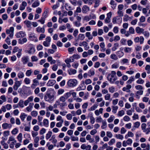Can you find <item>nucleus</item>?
<instances>
[{"instance_id": "29", "label": "nucleus", "mask_w": 150, "mask_h": 150, "mask_svg": "<svg viewBox=\"0 0 150 150\" xmlns=\"http://www.w3.org/2000/svg\"><path fill=\"white\" fill-rule=\"evenodd\" d=\"M100 46L101 48H102V50H101V51L104 52L105 51V49L104 48L105 47V45L103 42L101 43L100 45Z\"/></svg>"}, {"instance_id": "26", "label": "nucleus", "mask_w": 150, "mask_h": 150, "mask_svg": "<svg viewBox=\"0 0 150 150\" xmlns=\"http://www.w3.org/2000/svg\"><path fill=\"white\" fill-rule=\"evenodd\" d=\"M43 124L45 127H47L49 126L48 120L47 119H44L43 121Z\"/></svg>"}, {"instance_id": "39", "label": "nucleus", "mask_w": 150, "mask_h": 150, "mask_svg": "<svg viewBox=\"0 0 150 150\" xmlns=\"http://www.w3.org/2000/svg\"><path fill=\"white\" fill-rule=\"evenodd\" d=\"M115 118L113 115H111L110 117L108 120V122H111L113 121Z\"/></svg>"}, {"instance_id": "32", "label": "nucleus", "mask_w": 150, "mask_h": 150, "mask_svg": "<svg viewBox=\"0 0 150 150\" xmlns=\"http://www.w3.org/2000/svg\"><path fill=\"white\" fill-rule=\"evenodd\" d=\"M66 100V99L63 96H61L59 99L60 101L64 103H66L65 102Z\"/></svg>"}, {"instance_id": "19", "label": "nucleus", "mask_w": 150, "mask_h": 150, "mask_svg": "<svg viewBox=\"0 0 150 150\" xmlns=\"http://www.w3.org/2000/svg\"><path fill=\"white\" fill-rule=\"evenodd\" d=\"M83 46L85 48V50H88L89 48V47H88V43L86 41H84L82 42Z\"/></svg>"}, {"instance_id": "60", "label": "nucleus", "mask_w": 150, "mask_h": 150, "mask_svg": "<svg viewBox=\"0 0 150 150\" xmlns=\"http://www.w3.org/2000/svg\"><path fill=\"white\" fill-rule=\"evenodd\" d=\"M110 94L109 93H107L105 96V99L106 100H109L110 99Z\"/></svg>"}, {"instance_id": "33", "label": "nucleus", "mask_w": 150, "mask_h": 150, "mask_svg": "<svg viewBox=\"0 0 150 150\" xmlns=\"http://www.w3.org/2000/svg\"><path fill=\"white\" fill-rule=\"evenodd\" d=\"M144 35V36L146 38H148L149 36V33L147 31H144L142 33Z\"/></svg>"}, {"instance_id": "13", "label": "nucleus", "mask_w": 150, "mask_h": 150, "mask_svg": "<svg viewBox=\"0 0 150 150\" xmlns=\"http://www.w3.org/2000/svg\"><path fill=\"white\" fill-rule=\"evenodd\" d=\"M36 31L38 33H43L45 32V29L44 27L41 28L39 26L36 28Z\"/></svg>"}, {"instance_id": "41", "label": "nucleus", "mask_w": 150, "mask_h": 150, "mask_svg": "<svg viewBox=\"0 0 150 150\" xmlns=\"http://www.w3.org/2000/svg\"><path fill=\"white\" fill-rule=\"evenodd\" d=\"M132 49L131 48L129 47H125L124 49V51L125 52L129 53L130 52L131 50Z\"/></svg>"}, {"instance_id": "34", "label": "nucleus", "mask_w": 150, "mask_h": 150, "mask_svg": "<svg viewBox=\"0 0 150 150\" xmlns=\"http://www.w3.org/2000/svg\"><path fill=\"white\" fill-rule=\"evenodd\" d=\"M110 57L112 59H114V60H117L118 59V57L117 56L116 54H112L111 55Z\"/></svg>"}, {"instance_id": "38", "label": "nucleus", "mask_w": 150, "mask_h": 150, "mask_svg": "<svg viewBox=\"0 0 150 150\" xmlns=\"http://www.w3.org/2000/svg\"><path fill=\"white\" fill-rule=\"evenodd\" d=\"M140 123L139 122H136L134 123L133 127L138 128L140 125Z\"/></svg>"}, {"instance_id": "15", "label": "nucleus", "mask_w": 150, "mask_h": 150, "mask_svg": "<svg viewBox=\"0 0 150 150\" xmlns=\"http://www.w3.org/2000/svg\"><path fill=\"white\" fill-rule=\"evenodd\" d=\"M55 83V81L54 80H49L47 83V85L48 86H52Z\"/></svg>"}, {"instance_id": "5", "label": "nucleus", "mask_w": 150, "mask_h": 150, "mask_svg": "<svg viewBox=\"0 0 150 150\" xmlns=\"http://www.w3.org/2000/svg\"><path fill=\"white\" fill-rule=\"evenodd\" d=\"M21 83V81H16L14 82V84L13 86V89L15 91L17 90L20 86Z\"/></svg>"}, {"instance_id": "56", "label": "nucleus", "mask_w": 150, "mask_h": 150, "mask_svg": "<svg viewBox=\"0 0 150 150\" xmlns=\"http://www.w3.org/2000/svg\"><path fill=\"white\" fill-rule=\"evenodd\" d=\"M65 9L67 11L69 10L71 8V6H69L67 3L65 4Z\"/></svg>"}, {"instance_id": "64", "label": "nucleus", "mask_w": 150, "mask_h": 150, "mask_svg": "<svg viewBox=\"0 0 150 150\" xmlns=\"http://www.w3.org/2000/svg\"><path fill=\"white\" fill-rule=\"evenodd\" d=\"M46 35L44 34H41L40 35V36L39 37V40H41L45 38Z\"/></svg>"}, {"instance_id": "23", "label": "nucleus", "mask_w": 150, "mask_h": 150, "mask_svg": "<svg viewBox=\"0 0 150 150\" xmlns=\"http://www.w3.org/2000/svg\"><path fill=\"white\" fill-rule=\"evenodd\" d=\"M74 61V59L72 57H70L69 59H66L65 62L66 64H68L71 62H73Z\"/></svg>"}, {"instance_id": "20", "label": "nucleus", "mask_w": 150, "mask_h": 150, "mask_svg": "<svg viewBox=\"0 0 150 150\" xmlns=\"http://www.w3.org/2000/svg\"><path fill=\"white\" fill-rule=\"evenodd\" d=\"M85 38L84 34H80L78 36L77 40H83Z\"/></svg>"}, {"instance_id": "22", "label": "nucleus", "mask_w": 150, "mask_h": 150, "mask_svg": "<svg viewBox=\"0 0 150 150\" xmlns=\"http://www.w3.org/2000/svg\"><path fill=\"white\" fill-rule=\"evenodd\" d=\"M86 36L88 38L89 40L92 39L93 37L91 35V33L89 32H87L86 33Z\"/></svg>"}, {"instance_id": "42", "label": "nucleus", "mask_w": 150, "mask_h": 150, "mask_svg": "<svg viewBox=\"0 0 150 150\" xmlns=\"http://www.w3.org/2000/svg\"><path fill=\"white\" fill-rule=\"evenodd\" d=\"M18 132V130L17 128H14L11 131L12 134L13 135H16Z\"/></svg>"}, {"instance_id": "59", "label": "nucleus", "mask_w": 150, "mask_h": 150, "mask_svg": "<svg viewBox=\"0 0 150 150\" xmlns=\"http://www.w3.org/2000/svg\"><path fill=\"white\" fill-rule=\"evenodd\" d=\"M31 114L33 116L36 117L38 115V112L36 111H33L31 112Z\"/></svg>"}, {"instance_id": "58", "label": "nucleus", "mask_w": 150, "mask_h": 150, "mask_svg": "<svg viewBox=\"0 0 150 150\" xmlns=\"http://www.w3.org/2000/svg\"><path fill=\"white\" fill-rule=\"evenodd\" d=\"M128 31L131 34H134V30L132 27H130Z\"/></svg>"}, {"instance_id": "2", "label": "nucleus", "mask_w": 150, "mask_h": 150, "mask_svg": "<svg viewBox=\"0 0 150 150\" xmlns=\"http://www.w3.org/2000/svg\"><path fill=\"white\" fill-rule=\"evenodd\" d=\"M77 81L75 79H71L69 80L67 82V84L69 86L74 87L77 85Z\"/></svg>"}, {"instance_id": "3", "label": "nucleus", "mask_w": 150, "mask_h": 150, "mask_svg": "<svg viewBox=\"0 0 150 150\" xmlns=\"http://www.w3.org/2000/svg\"><path fill=\"white\" fill-rule=\"evenodd\" d=\"M14 28L13 27H11L9 29H7L6 32L7 34H9V37L12 38L13 35Z\"/></svg>"}, {"instance_id": "4", "label": "nucleus", "mask_w": 150, "mask_h": 150, "mask_svg": "<svg viewBox=\"0 0 150 150\" xmlns=\"http://www.w3.org/2000/svg\"><path fill=\"white\" fill-rule=\"evenodd\" d=\"M107 79L108 81L111 83H113L117 80V78L116 76L108 75L107 76Z\"/></svg>"}, {"instance_id": "48", "label": "nucleus", "mask_w": 150, "mask_h": 150, "mask_svg": "<svg viewBox=\"0 0 150 150\" xmlns=\"http://www.w3.org/2000/svg\"><path fill=\"white\" fill-rule=\"evenodd\" d=\"M74 25L76 27H79L81 26V23L80 22L78 21H75L73 22Z\"/></svg>"}, {"instance_id": "54", "label": "nucleus", "mask_w": 150, "mask_h": 150, "mask_svg": "<svg viewBox=\"0 0 150 150\" xmlns=\"http://www.w3.org/2000/svg\"><path fill=\"white\" fill-rule=\"evenodd\" d=\"M27 41V40L26 38H24L22 39V40H19L18 42L20 44H23V43L25 42H26Z\"/></svg>"}, {"instance_id": "49", "label": "nucleus", "mask_w": 150, "mask_h": 150, "mask_svg": "<svg viewBox=\"0 0 150 150\" xmlns=\"http://www.w3.org/2000/svg\"><path fill=\"white\" fill-rule=\"evenodd\" d=\"M142 122H146L147 121V120L145 116L143 115L140 118Z\"/></svg>"}, {"instance_id": "11", "label": "nucleus", "mask_w": 150, "mask_h": 150, "mask_svg": "<svg viewBox=\"0 0 150 150\" xmlns=\"http://www.w3.org/2000/svg\"><path fill=\"white\" fill-rule=\"evenodd\" d=\"M50 141H51L52 143L54 144V146H56L55 144L57 142V140L55 139V135H53L51 138L49 140Z\"/></svg>"}, {"instance_id": "24", "label": "nucleus", "mask_w": 150, "mask_h": 150, "mask_svg": "<svg viewBox=\"0 0 150 150\" xmlns=\"http://www.w3.org/2000/svg\"><path fill=\"white\" fill-rule=\"evenodd\" d=\"M16 142V140L14 138L12 137L11 136L9 138V139L8 141V143L9 144L10 142Z\"/></svg>"}, {"instance_id": "57", "label": "nucleus", "mask_w": 150, "mask_h": 150, "mask_svg": "<svg viewBox=\"0 0 150 150\" xmlns=\"http://www.w3.org/2000/svg\"><path fill=\"white\" fill-rule=\"evenodd\" d=\"M18 105L21 108L23 107H24L23 101L22 100H20L18 103Z\"/></svg>"}, {"instance_id": "10", "label": "nucleus", "mask_w": 150, "mask_h": 150, "mask_svg": "<svg viewBox=\"0 0 150 150\" xmlns=\"http://www.w3.org/2000/svg\"><path fill=\"white\" fill-rule=\"evenodd\" d=\"M89 10V7L86 5L83 6L82 8V12L83 13H86Z\"/></svg>"}, {"instance_id": "6", "label": "nucleus", "mask_w": 150, "mask_h": 150, "mask_svg": "<svg viewBox=\"0 0 150 150\" xmlns=\"http://www.w3.org/2000/svg\"><path fill=\"white\" fill-rule=\"evenodd\" d=\"M51 41V38L50 37H47L45 39V41L43 42V45L45 47H48L50 45Z\"/></svg>"}, {"instance_id": "61", "label": "nucleus", "mask_w": 150, "mask_h": 150, "mask_svg": "<svg viewBox=\"0 0 150 150\" xmlns=\"http://www.w3.org/2000/svg\"><path fill=\"white\" fill-rule=\"evenodd\" d=\"M107 136L110 138H111L112 136V134L110 132L108 131L106 132Z\"/></svg>"}, {"instance_id": "25", "label": "nucleus", "mask_w": 150, "mask_h": 150, "mask_svg": "<svg viewBox=\"0 0 150 150\" xmlns=\"http://www.w3.org/2000/svg\"><path fill=\"white\" fill-rule=\"evenodd\" d=\"M40 3L38 0L36 1L32 4V6L33 8L39 6Z\"/></svg>"}, {"instance_id": "43", "label": "nucleus", "mask_w": 150, "mask_h": 150, "mask_svg": "<svg viewBox=\"0 0 150 150\" xmlns=\"http://www.w3.org/2000/svg\"><path fill=\"white\" fill-rule=\"evenodd\" d=\"M134 81V79L133 77H131L130 78L129 80H128L127 82V84H130L132 83V82Z\"/></svg>"}, {"instance_id": "9", "label": "nucleus", "mask_w": 150, "mask_h": 150, "mask_svg": "<svg viewBox=\"0 0 150 150\" xmlns=\"http://www.w3.org/2000/svg\"><path fill=\"white\" fill-rule=\"evenodd\" d=\"M26 35L25 32L23 31H20L17 33L16 35V37L17 38H23L25 37Z\"/></svg>"}, {"instance_id": "40", "label": "nucleus", "mask_w": 150, "mask_h": 150, "mask_svg": "<svg viewBox=\"0 0 150 150\" xmlns=\"http://www.w3.org/2000/svg\"><path fill=\"white\" fill-rule=\"evenodd\" d=\"M115 136L117 139L121 140L124 138L123 136L120 134H116Z\"/></svg>"}, {"instance_id": "14", "label": "nucleus", "mask_w": 150, "mask_h": 150, "mask_svg": "<svg viewBox=\"0 0 150 150\" xmlns=\"http://www.w3.org/2000/svg\"><path fill=\"white\" fill-rule=\"evenodd\" d=\"M135 30L137 33L140 34L142 33L144 31V29L142 28H141L139 27H137L136 28Z\"/></svg>"}, {"instance_id": "12", "label": "nucleus", "mask_w": 150, "mask_h": 150, "mask_svg": "<svg viewBox=\"0 0 150 150\" xmlns=\"http://www.w3.org/2000/svg\"><path fill=\"white\" fill-rule=\"evenodd\" d=\"M30 50L29 51V53L31 54H34L35 52V49L34 46L32 45H30Z\"/></svg>"}, {"instance_id": "53", "label": "nucleus", "mask_w": 150, "mask_h": 150, "mask_svg": "<svg viewBox=\"0 0 150 150\" xmlns=\"http://www.w3.org/2000/svg\"><path fill=\"white\" fill-rule=\"evenodd\" d=\"M95 1V4L94 6L95 8L98 7L99 5L100 1L99 0H94Z\"/></svg>"}, {"instance_id": "37", "label": "nucleus", "mask_w": 150, "mask_h": 150, "mask_svg": "<svg viewBox=\"0 0 150 150\" xmlns=\"http://www.w3.org/2000/svg\"><path fill=\"white\" fill-rule=\"evenodd\" d=\"M85 4H92V0H82Z\"/></svg>"}, {"instance_id": "45", "label": "nucleus", "mask_w": 150, "mask_h": 150, "mask_svg": "<svg viewBox=\"0 0 150 150\" xmlns=\"http://www.w3.org/2000/svg\"><path fill=\"white\" fill-rule=\"evenodd\" d=\"M115 142V139L113 138L111 139L108 142V144L109 145H112L113 144H114Z\"/></svg>"}, {"instance_id": "8", "label": "nucleus", "mask_w": 150, "mask_h": 150, "mask_svg": "<svg viewBox=\"0 0 150 150\" xmlns=\"http://www.w3.org/2000/svg\"><path fill=\"white\" fill-rule=\"evenodd\" d=\"M81 86L78 87L76 89L77 91H79L81 90H84L86 88V86L85 85L83 81V83L81 84Z\"/></svg>"}, {"instance_id": "18", "label": "nucleus", "mask_w": 150, "mask_h": 150, "mask_svg": "<svg viewBox=\"0 0 150 150\" xmlns=\"http://www.w3.org/2000/svg\"><path fill=\"white\" fill-rule=\"evenodd\" d=\"M88 75L89 76H93L95 74V71L93 69H91L88 71Z\"/></svg>"}, {"instance_id": "55", "label": "nucleus", "mask_w": 150, "mask_h": 150, "mask_svg": "<svg viewBox=\"0 0 150 150\" xmlns=\"http://www.w3.org/2000/svg\"><path fill=\"white\" fill-rule=\"evenodd\" d=\"M18 76L19 78H22L24 77V74L22 72L20 71L18 74Z\"/></svg>"}, {"instance_id": "35", "label": "nucleus", "mask_w": 150, "mask_h": 150, "mask_svg": "<svg viewBox=\"0 0 150 150\" xmlns=\"http://www.w3.org/2000/svg\"><path fill=\"white\" fill-rule=\"evenodd\" d=\"M22 134L21 133H20L17 136V138L20 142H22Z\"/></svg>"}, {"instance_id": "51", "label": "nucleus", "mask_w": 150, "mask_h": 150, "mask_svg": "<svg viewBox=\"0 0 150 150\" xmlns=\"http://www.w3.org/2000/svg\"><path fill=\"white\" fill-rule=\"evenodd\" d=\"M71 93L69 92H67L63 96L66 99H67L71 96Z\"/></svg>"}, {"instance_id": "44", "label": "nucleus", "mask_w": 150, "mask_h": 150, "mask_svg": "<svg viewBox=\"0 0 150 150\" xmlns=\"http://www.w3.org/2000/svg\"><path fill=\"white\" fill-rule=\"evenodd\" d=\"M102 125L101 126V128L102 129H104L106 128L107 127V124L106 122L105 121H102Z\"/></svg>"}, {"instance_id": "21", "label": "nucleus", "mask_w": 150, "mask_h": 150, "mask_svg": "<svg viewBox=\"0 0 150 150\" xmlns=\"http://www.w3.org/2000/svg\"><path fill=\"white\" fill-rule=\"evenodd\" d=\"M98 106V104H94L90 108L88 109V110L89 111L94 110L97 108Z\"/></svg>"}, {"instance_id": "62", "label": "nucleus", "mask_w": 150, "mask_h": 150, "mask_svg": "<svg viewBox=\"0 0 150 150\" xmlns=\"http://www.w3.org/2000/svg\"><path fill=\"white\" fill-rule=\"evenodd\" d=\"M31 59L32 61L33 62H36L38 60V59L37 57L35 56H33L31 57Z\"/></svg>"}, {"instance_id": "63", "label": "nucleus", "mask_w": 150, "mask_h": 150, "mask_svg": "<svg viewBox=\"0 0 150 150\" xmlns=\"http://www.w3.org/2000/svg\"><path fill=\"white\" fill-rule=\"evenodd\" d=\"M124 114V112L123 110H122L119 111L118 113V115L119 116H122Z\"/></svg>"}, {"instance_id": "52", "label": "nucleus", "mask_w": 150, "mask_h": 150, "mask_svg": "<svg viewBox=\"0 0 150 150\" xmlns=\"http://www.w3.org/2000/svg\"><path fill=\"white\" fill-rule=\"evenodd\" d=\"M117 53L118 54V57H121L122 56H123L124 55V52L121 51H118Z\"/></svg>"}, {"instance_id": "17", "label": "nucleus", "mask_w": 150, "mask_h": 150, "mask_svg": "<svg viewBox=\"0 0 150 150\" xmlns=\"http://www.w3.org/2000/svg\"><path fill=\"white\" fill-rule=\"evenodd\" d=\"M69 75L74 74L76 73V71L74 69H70L68 71Z\"/></svg>"}, {"instance_id": "7", "label": "nucleus", "mask_w": 150, "mask_h": 150, "mask_svg": "<svg viewBox=\"0 0 150 150\" xmlns=\"http://www.w3.org/2000/svg\"><path fill=\"white\" fill-rule=\"evenodd\" d=\"M12 127V125L11 124H8L5 122L3 123L2 125V127L4 129H10Z\"/></svg>"}, {"instance_id": "46", "label": "nucleus", "mask_w": 150, "mask_h": 150, "mask_svg": "<svg viewBox=\"0 0 150 150\" xmlns=\"http://www.w3.org/2000/svg\"><path fill=\"white\" fill-rule=\"evenodd\" d=\"M135 88L137 90H141L143 89V88L142 86L140 85L136 86H135Z\"/></svg>"}, {"instance_id": "31", "label": "nucleus", "mask_w": 150, "mask_h": 150, "mask_svg": "<svg viewBox=\"0 0 150 150\" xmlns=\"http://www.w3.org/2000/svg\"><path fill=\"white\" fill-rule=\"evenodd\" d=\"M112 112L114 113H116L117 112V110L118 109V107L117 106H112Z\"/></svg>"}, {"instance_id": "36", "label": "nucleus", "mask_w": 150, "mask_h": 150, "mask_svg": "<svg viewBox=\"0 0 150 150\" xmlns=\"http://www.w3.org/2000/svg\"><path fill=\"white\" fill-rule=\"evenodd\" d=\"M27 116L24 113H22L20 116V117L22 121H23Z\"/></svg>"}, {"instance_id": "47", "label": "nucleus", "mask_w": 150, "mask_h": 150, "mask_svg": "<svg viewBox=\"0 0 150 150\" xmlns=\"http://www.w3.org/2000/svg\"><path fill=\"white\" fill-rule=\"evenodd\" d=\"M136 82L138 84H142L144 83V81L141 78H139V79Z\"/></svg>"}, {"instance_id": "28", "label": "nucleus", "mask_w": 150, "mask_h": 150, "mask_svg": "<svg viewBox=\"0 0 150 150\" xmlns=\"http://www.w3.org/2000/svg\"><path fill=\"white\" fill-rule=\"evenodd\" d=\"M52 134V132L51 131H49L46 134V138L47 139H48L50 137Z\"/></svg>"}, {"instance_id": "27", "label": "nucleus", "mask_w": 150, "mask_h": 150, "mask_svg": "<svg viewBox=\"0 0 150 150\" xmlns=\"http://www.w3.org/2000/svg\"><path fill=\"white\" fill-rule=\"evenodd\" d=\"M64 92V90L62 88L59 89L57 91V94L58 95H59L62 94Z\"/></svg>"}, {"instance_id": "1", "label": "nucleus", "mask_w": 150, "mask_h": 150, "mask_svg": "<svg viewBox=\"0 0 150 150\" xmlns=\"http://www.w3.org/2000/svg\"><path fill=\"white\" fill-rule=\"evenodd\" d=\"M54 95L51 93H47L45 96L44 99L46 101L51 102L54 100Z\"/></svg>"}, {"instance_id": "16", "label": "nucleus", "mask_w": 150, "mask_h": 150, "mask_svg": "<svg viewBox=\"0 0 150 150\" xmlns=\"http://www.w3.org/2000/svg\"><path fill=\"white\" fill-rule=\"evenodd\" d=\"M28 61V57L27 56H24L22 59V61L24 64H26Z\"/></svg>"}, {"instance_id": "30", "label": "nucleus", "mask_w": 150, "mask_h": 150, "mask_svg": "<svg viewBox=\"0 0 150 150\" xmlns=\"http://www.w3.org/2000/svg\"><path fill=\"white\" fill-rule=\"evenodd\" d=\"M57 102L59 103V102L58 101H57ZM59 105L60 108L61 109H62L63 107L67 105V104L66 103L64 102H62V103H59Z\"/></svg>"}, {"instance_id": "50", "label": "nucleus", "mask_w": 150, "mask_h": 150, "mask_svg": "<svg viewBox=\"0 0 150 150\" xmlns=\"http://www.w3.org/2000/svg\"><path fill=\"white\" fill-rule=\"evenodd\" d=\"M143 132L145 133L146 134H148L149 132H150V127H149L147 128H146L145 129H144L143 131Z\"/></svg>"}]
</instances>
